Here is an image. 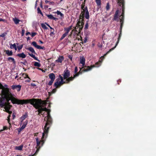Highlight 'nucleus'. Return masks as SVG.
<instances>
[{
  "mask_svg": "<svg viewBox=\"0 0 156 156\" xmlns=\"http://www.w3.org/2000/svg\"><path fill=\"white\" fill-rule=\"evenodd\" d=\"M54 81L51 80L48 83V85L49 86H51L52 85Z\"/></svg>",
  "mask_w": 156,
  "mask_h": 156,
  "instance_id": "nucleus-48",
  "label": "nucleus"
},
{
  "mask_svg": "<svg viewBox=\"0 0 156 156\" xmlns=\"http://www.w3.org/2000/svg\"><path fill=\"white\" fill-rule=\"evenodd\" d=\"M13 20L16 24H18L19 22L20 21V20H19L16 18H15V19H14Z\"/></svg>",
  "mask_w": 156,
  "mask_h": 156,
  "instance_id": "nucleus-37",
  "label": "nucleus"
},
{
  "mask_svg": "<svg viewBox=\"0 0 156 156\" xmlns=\"http://www.w3.org/2000/svg\"><path fill=\"white\" fill-rule=\"evenodd\" d=\"M68 58H69L71 61H72L73 59V57L71 55H69L68 56Z\"/></svg>",
  "mask_w": 156,
  "mask_h": 156,
  "instance_id": "nucleus-54",
  "label": "nucleus"
},
{
  "mask_svg": "<svg viewBox=\"0 0 156 156\" xmlns=\"http://www.w3.org/2000/svg\"><path fill=\"white\" fill-rule=\"evenodd\" d=\"M36 99L31 103V104L36 109H38L37 110L38 112L37 115H40V114L41 115H43L42 111L47 112V120L43 129L44 132L42 134L41 139V140H39L37 137L35 138L37 143V146L40 147V144L41 143L42 145H43L45 142V139L48 136L49 129L52 124V120L50 114V110L46 107L43 108L41 100V99Z\"/></svg>",
  "mask_w": 156,
  "mask_h": 156,
  "instance_id": "nucleus-1",
  "label": "nucleus"
},
{
  "mask_svg": "<svg viewBox=\"0 0 156 156\" xmlns=\"http://www.w3.org/2000/svg\"><path fill=\"white\" fill-rule=\"evenodd\" d=\"M78 71V68L77 66H76L75 68L74 73H76Z\"/></svg>",
  "mask_w": 156,
  "mask_h": 156,
  "instance_id": "nucleus-52",
  "label": "nucleus"
},
{
  "mask_svg": "<svg viewBox=\"0 0 156 156\" xmlns=\"http://www.w3.org/2000/svg\"><path fill=\"white\" fill-rule=\"evenodd\" d=\"M49 3L50 4H51V5H54V4H55V3L54 2H50Z\"/></svg>",
  "mask_w": 156,
  "mask_h": 156,
  "instance_id": "nucleus-62",
  "label": "nucleus"
},
{
  "mask_svg": "<svg viewBox=\"0 0 156 156\" xmlns=\"http://www.w3.org/2000/svg\"><path fill=\"white\" fill-rule=\"evenodd\" d=\"M9 45L10 48L12 49L14 48L16 51L17 50V48L15 43L14 44H10Z\"/></svg>",
  "mask_w": 156,
  "mask_h": 156,
  "instance_id": "nucleus-26",
  "label": "nucleus"
},
{
  "mask_svg": "<svg viewBox=\"0 0 156 156\" xmlns=\"http://www.w3.org/2000/svg\"><path fill=\"white\" fill-rule=\"evenodd\" d=\"M54 34V31H52L51 30V32H50V35L51 36H52V34Z\"/></svg>",
  "mask_w": 156,
  "mask_h": 156,
  "instance_id": "nucleus-56",
  "label": "nucleus"
},
{
  "mask_svg": "<svg viewBox=\"0 0 156 156\" xmlns=\"http://www.w3.org/2000/svg\"><path fill=\"white\" fill-rule=\"evenodd\" d=\"M81 24H79V25H77V23L76 24V27H75V29L77 30L78 29V34L80 33L81 30L83 29V27H81Z\"/></svg>",
  "mask_w": 156,
  "mask_h": 156,
  "instance_id": "nucleus-11",
  "label": "nucleus"
},
{
  "mask_svg": "<svg viewBox=\"0 0 156 156\" xmlns=\"http://www.w3.org/2000/svg\"><path fill=\"white\" fill-rule=\"evenodd\" d=\"M25 32V30L23 29L22 30V33H21L22 36H23L24 35Z\"/></svg>",
  "mask_w": 156,
  "mask_h": 156,
  "instance_id": "nucleus-51",
  "label": "nucleus"
},
{
  "mask_svg": "<svg viewBox=\"0 0 156 156\" xmlns=\"http://www.w3.org/2000/svg\"><path fill=\"white\" fill-rule=\"evenodd\" d=\"M34 66L37 67H40L41 66V64L39 63L35 62L34 64Z\"/></svg>",
  "mask_w": 156,
  "mask_h": 156,
  "instance_id": "nucleus-35",
  "label": "nucleus"
},
{
  "mask_svg": "<svg viewBox=\"0 0 156 156\" xmlns=\"http://www.w3.org/2000/svg\"><path fill=\"white\" fill-rule=\"evenodd\" d=\"M74 79V78L73 76H71L69 77L66 79V82L67 83V84H68L69 83L70 81H73Z\"/></svg>",
  "mask_w": 156,
  "mask_h": 156,
  "instance_id": "nucleus-19",
  "label": "nucleus"
},
{
  "mask_svg": "<svg viewBox=\"0 0 156 156\" xmlns=\"http://www.w3.org/2000/svg\"><path fill=\"white\" fill-rule=\"evenodd\" d=\"M46 16L50 19H53L54 18V17L51 15H47L46 14Z\"/></svg>",
  "mask_w": 156,
  "mask_h": 156,
  "instance_id": "nucleus-43",
  "label": "nucleus"
},
{
  "mask_svg": "<svg viewBox=\"0 0 156 156\" xmlns=\"http://www.w3.org/2000/svg\"><path fill=\"white\" fill-rule=\"evenodd\" d=\"M118 4L119 5H122V13L121 15L120 16L119 19L120 20V33L119 34V37L118 38V41L116 43V45H117L121 38L122 36V29L123 25L124 20V13H125V1L124 0H118Z\"/></svg>",
  "mask_w": 156,
  "mask_h": 156,
  "instance_id": "nucleus-3",
  "label": "nucleus"
},
{
  "mask_svg": "<svg viewBox=\"0 0 156 156\" xmlns=\"http://www.w3.org/2000/svg\"><path fill=\"white\" fill-rule=\"evenodd\" d=\"M95 1L98 6L101 5V0H95Z\"/></svg>",
  "mask_w": 156,
  "mask_h": 156,
  "instance_id": "nucleus-33",
  "label": "nucleus"
},
{
  "mask_svg": "<svg viewBox=\"0 0 156 156\" xmlns=\"http://www.w3.org/2000/svg\"><path fill=\"white\" fill-rule=\"evenodd\" d=\"M95 66L94 65H91L90 66H85L84 67H82L81 68H80V71L78 72L79 74H81L83 72H87L90 70Z\"/></svg>",
  "mask_w": 156,
  "mask_h": 156,
  "instance_id": "nucleus-5",
  "label": "nucleus"
},
{
  "mask_svg": "<svg viewBox=\"0 0 156 156\" xmlns=\"http://www.w3.org/2000/svg\"><path fill=\"white\" fill-rule=\"evenodd\" d=\"M110 8V5L109 2H108L106 6V9L107 11Z\"/></svg>",
  "mask_w": 156,
  "mask_h": 156,
  "instance_id": "nucleus-41",
  "label": "nucleus"
},
{
  "mask_svg": "<svg viewBox=\"0 0 156 156\" xmlns=\"http://www.w3.org/2000/svg\"><path fill=\"white\" fill-rule=\"evenodd\" d=\"M59 77L60 78V79L61 80H62L63 79H64L63 78V77H62L60 75H59Z\"/></svg>",
  "mask_w": 156,
  "mask_h": 156,
  "instance_id": "nucleus-59",
  "label": "nucleus"
},
{
  "mask_svg": "<svg viewBox=\"0 0 156 156\" xmlns=\"http://www.w3.org/2000/svg\"><path fill=\"white\" fill-rule=\"evenodd\" d=\"M73 32H75L76 34H78V30L76 29H75L74 28L72 30L71 32L70 33V34L69 35V36H71L72 35V34Z\"/></svg>",
  "mask_w": 156,
  "mask_h": 156,
  "instance_id": "nucleus-34",
  "label": "nucleus"
},
{
  "mask_svg": "<svg viewBox=\"0 0 156 156\" xmlns=\"http://www.w3.org/2000/svg\"><path fill=\"white\" fill-rule=\"evenodd\" d=\"M23 45L22 44L17 46V48L19 51L22 49L23 47Z\"/></svg>",
  "mask_w": 156,
  "mask_h": 156,
  "instance_id": "nucleus-46",
  "label": "nucleus"
},
{
  "mask_svg": "<svg viewBox=\"0 0 156 156\" xmlns=\"http://www.w3.org/2000/svg\"><path fill=\"white\" fill-rule=\"evenodd\" d=\"M29 34H30V33L29 32H27L26 34V35H28Z\"/></svg>",
  "mask_w": 156,
  "mask_h": 156,
  "instance_id": "nucleus-64",
  "label": "nucleus"
},
{
  "mask_svg": "<svg viewBox=\"0 0 156 156\" xmlns=\"http://www.w3.org/2000/svg\"><path fill=\"white\" fill-rule=\"evenodd\" d=\"M5 90H2L3 94L1 95V97H0V107H3L5 104H10V103L9 102L10 100L11 101L12 103L13 104L23 105L28 103L31 104V103L34 100H36L35 98L29 99H19L12 96L9 89H6Z\"/></svg>",
  "mask_w": 156,
  "mask_h": 156,
  "instance_id": "nucleus-2",
  "label": "nucleus"
},
{
  "mask_svg": "<svg viewBox=\"0 0 156 156\" xmlns=\"http://www.w3.org/2000/svg\"><path fill=\"white\" fill-rule=\"evenodd\" d=\"M6 112L8 113L9 115H10L12 113V112L11 111H10L9 110H8V111H7Z\"/></svg>",
  "mask_w": 156,
  "mask_h": 156,
  "instance_id": "nucleus-57",
  "label": "nucleus"
},
{
  "mask_svg": "<svg viewBox=\"0 0 156 156\" xmlns=\"http://www.w3.org/2000/svg\"><path fill=\"white\" fill-rule=\"evenodd\" d=\"M64 58L63 56L61 55L59 56L58 59L56 60V62H58L62 63V61L63 60Z\"/></svg>",
  "mask_w": 156,
  "mask_h": 156,
  "instance_id": "nucleus-18",
  "label": "nucleus"
},
{
  "mask_svg": "<svg viewBox=\"0 0 156 156\" xmlns=\"http://www.w3.org/2000/svg\"><path fill=\"white\" fill-rule=\"evenodd\" d=\"M84 17H85V14L81 13L80 16L79 20L77 22V25H79V24H81V27H83L84 24Z\"/></svg>",
  "mask_w": 156,
  "mask_h": 156,
  "instance_id": "nucleus-7",
  "label": "nucleus"
},
{
  "mask_svg": "<svg viewBox=\"0 0 156 156\" xmlns=\"http://www.w3.org/2000/svg\"><path fill=\"white\" fill-rule=\"evenodd\" d=\"M23 129H22V127H21L20 128H19L17 129L18 133H19Z\"/></svg>",
  "mask_w": 156,
  "mask_h": 156,
  "instance_id": "nucleus-49",
  "label": "nucleus"
},
{
  "mask_svg": "<svg viewBox=\"0 0 156 156\" xmlns=\"http://www.w3.org/2000/svg\"><path fill=\"white\" fill-rule=\"evenodd\" d=\"M23 148V145H21L19 146H16L15 147V149L16 150L21 151L22 150Z\"/></svg>",
  "mask_w": 156,
  "mask_h": 156,
  "instance_id": "nucleus-25",
  "label": "nucleus"
},
{
  "mask_svg": "<svg viewBox=\"0 0 156 156\" xmlns=\"http://www.w3.org/2000/svg\"><path fill=\"white\" fill-rule=\"evenodd\" d=\"M27 121L26 120L25 122H24L22 126L21 127H22V129H24L25 127H26L27 125Z\"/></svg>",
  "mask_w": 156,
  "mask_h": 156,
  "instance_id": "nucleus-31",
  "label": "nucleus"
},
{
  "mask_svg": "<svg viewBox=\"0 0 156 156\" xmlns=\"http://www.w3.org/2000/svg\"><path fill=\"white\" fill-rule=\"evenodd\" d=\"M41 25L42 28L44 29H47L48 27H46V26L43 23H41Z\"/></svg>",
  "mask_w": 156,
  "mask_h": 156,
  "instance_id": "nucleus-40",
  "label": "nucleus"
},
{
  "mask_svg": "<svg viewBox=\"0 0 156 156\" xmlns=\"http://www.w3.org/2000/svg\"><path fill=\"white\" fill-rule=\"evenodd\" d=\"M56 91V89L55 88V89H53V90H52V93H55Z\"/></svg>",
  "mask_w": 156,
  "mask_h": 156,
  "instance_id": "nucleus-55",
  "label": "nucleus"
},
{
  "mask_svg": "<svg viewBox=\"0 0 156 156\" xmlns=\"http://www.w3.org/2000/svg\"><path fill=\"white\" fill-rule=\"evenodd\" d=\"M50 2V1H48V0H47L45 1V3L46 4H47V3H49Z\"/></svg>",
  "mask_w": 156,
  "mask_h": 156,
  "instance_id": "nucleus-63",
  "label": "nucleus"
},
{
  "mask_svg": "<svg viewBox=\"0 0 156 156\" xmlns=\"http://www.w3.org/2000/svg\"><path fill=\"white\" fill-rule=\"evenodd\" d=\"M7 129V126H4L3 127V130H5Z\"/></svg>",
  "mask_w": 156,
  "mask_h": 156,
  "instance_id": "nucleus-61",
  "label": "nucleus"
},
{
  "mask_svg": "<svg viewBox=\"0 0 156 156\" xmlns=\"http://www.w3.org/2000/svg\"><path fill=\"white\" fill-rule=\"evenodd\" d=\"M20 63H21L25 65H26L27 64V60L25 59L23 60V62H21Z\"/></svg>",
  "mask_w": 156,
  "mask_h": 156,
  "instance_id": "nucleus-44",
  "label": "nucleus"
},
{
  "mask_svg": "<svg viewBox=\"0 0 156 156\" xmlns=\"http://www.w3.org/2000/svg\"><path fill=\"white\" fill-rule=\"evenodd\" d=\"M88 20L87 21L86 23L85 24V25L84 28L85 30H87L88 29Z\"/></svg>",
  "mask_w": 156,
  "mask_h": 156,
  "instance_id": "nucleus-38",
  "label": "nucleus"
},
{
  "mask_svg": "<svg viewBox=\"0 0 156 156\" xmlns=\"http://www.w3.org/2000/svg\"><path fill=\"white\" fill-rule=\"evenodd\" d=\"M57 80H58L57 81L55 82L54 85V86L56 88H59L61 86L59 82L60 79L58 78Z\"/></svg>",
  "mask_w": 156,
  "mask_h": 156,
  "instance_id": "nucleus-15",
  "label": "nucleus"
},
{
  "mask_svg": "<svg viewBox=\"0 0 156 156\" xmlns=\"http://www.w3.org/2000/svg\"><path fill=\"white\" fill-rule=\"evenodd\" d=\"M37 33L35 32H33L31 34V36L32 37H34V36H35L37 34Z\"/></svg>",
  "mask_w": 156,
  "mask_h": 156,
  "instance_id": "nucleus-50",
  "label": "nucleus"
},
{
  "mask_svg": "<svg viewBox=\"0 0 156 156\" xmlns=\"http://www.w3.org/2000/svg\"><path fill=\"white\" fill-rule=\"evenodd\" d=\"M28 54L30 56L34 58L35 60L39 61V60L34 55L32 54H30L29 53Z\"/></svg>",
  "mask_w": 156,
  "mask_h": 156,
  "instance_id": "nucleus-30",
  "label": "nucleus"
},
{
  "mask_svg": "<svg viewBox=\"0 0 156 156\" xmlns=\"http://www.w3.org/2000/svg\"><path fill=\"white\" fill-rule=\"evenodd\" d=\"M49 77L51 80L54 81L55 79V74L53 73H50L49 75Z\"/></svg>",
  "mask_w": 156,
  "mask_h": 156,
  "instance_id": "nucleus-22",
  "label": "nucleus"
},
{
  "mask_svg": "<svg viewBox=\"0 0 156 156\" xmlns=\"http://www.w3.org/2000/svg\"><path fill=\"white\" fill-rule=\"evenodd\" d=\"M9 89L8 88H5V87H4V86L0 82V89H2V91H1V95L3 94V92L2 90H5V89Z\"/></svg>",
  "mask_w": 156,
  "mask_h": 156,
  "instance_id": "nucleus-27",
  "label": "nucleus"
},
{
  "mask_svg": "<svg viewBox=\"0 0 156 156\" xmlns=\"http://www.w3.org/2000/svg\"><path fill=\"white\" fill-rule=\"evenodd\" d=\"M43 146V145H42L41 143L40 144V147H39L37 146V145L36 147L37 148V149L35 153L34 154H33L32 155H29V156H35L39 151V150L40 149V148H41V147H42Z\"/></svg>",
  "mask_w": 156,
  "mask_h": 156,
  "instance_id": "nucleus-23",
  "label": "nucleus"
},
{
  "mask_svg": "<svg viewBox=\"0 0 156 156\" xmlns=\"http://www.w3.org/2000/svg\"><path fill=\"white\" fill-rule=\"evenodd\" d=\"M32 45L35 48L39 49H43L44 48V47H41V46L37 45V43L35 41H33L32 43Z\"/></svg>",
  "mask_w": 156,
  "mask_h": 156,
  "instance_id": "nucleus-9",
  "label": "nucleus"
},
{
  "mask_svg": "<svg viewBox=\"0 0 156 156\" xmlns=\"http://www.w3.org/2000/svg\"><path fill=\"white\" fill-rule=\"evenodd\" d=\"M68 34L66 33H65L63 34L61 37L60 38V40H62Z\"/></svg>",
  "mask_w": 156,
  "mask_h": 156,
  "instance_id": "nucleus-36",
  "label": "nucleus"
},
{
  "mask_svg": "<svg viewBox=\"0 0 156 156\" xmlns=\"http://www.w3.org/2000/svg\"><path fill=\"white\" fill-rule=\"evenodd\" d=\"M3 107L5 109V111L6 112L7 111H8V110H10L11 108L12 107V105H10L9 103H8V104H5Z\"/></svg>",
  "mask_w": 156,
  "mask_h": 156,
  "instance_id": "nucleus-10",
  "label": "nucleus"
},
{
  "mask_svg": "<svg viewBox=\"0 0 156 156\" xmlns=\"http://www.w3.org/2000/svg\"><path fill=\"white\" fill-rule=\"evenodd\" d=\"M80 62L82 64V67H84L85 66V59L83 56L81 57L80 58Z\"/></svg>",
  "mask_w": 156,
  "mask_h": 156,
  "instance_id": "nucleus-12",
  "label": "nucleus"
},
{
  "mask_svg": "<svg viewBox=\"0 0 156 156\" xmlns=\"http://www.w3.org/2000/svg\"><path fill=\"white\" fill-rule=\"evenodd\" d=\"M57 14L58 15H60L61 16H63V14H62L60 11H57L56 12Z\"/></svg>",
  "mask_w": 156,
  "mask_h": 156,
  "instance_id": "nucleus-45",
  "label": "nucleus"
},
{
  "mask_svg": "<svg viewBox=\"0 0 156 156\" xmlns=\"http://www.w3.org/2000/svg\"><path fill=\"white\" fill-rule=\"evenodd\" d=\"M31 85L32 86H33V87H35V86H36V85L34 83H31Z\"/></svg>",
  "mask_w": 156,
  "mask_h": 156,
  "instance_id": "nucleus-60",
  "label": "nucleus"
},
{
  "mask_svg": "<svg viewBox=\"0 0 156 156\" xmlns=\"http://www.w3.org/2000/svg\"><path fill=\"white\" fill-rule=\"evenodd\" d=\"M5 52L6 54L8 56H12L13 55V52L12 51H10L9 50H5Z\"/></svg>",
  "mask_w": 156,
  "mask_h": 156,
  "instance_id": "nucleus-24",
  "label": "nucleus"
},
{
  "mask_svg": "<svg viewBox=\"0 0 156 156\" xmlns=\"http://www.w3.org/2000/svg\"><path fill=\"white\" fill-rule=\"evenodd\" d=\"M73 26L71 25L68 27H65L64 30L65 31V33L68 34L69 31L72 29Z\"/></svg>",
  "mask_w": 156,
  "mask_h": 156,
  "instance_id": "nucleus-16",
  "label": "nucleus"
},
{
  "mask_svg": "<svg viewBox=\"0 0 156 156\" xmlns=\"http://www.w3.org/2000/svg\"><path fill=\"white\" fill-rule=\"evenodd\" d=\"M59 82L61 85H62V84L65 83L67 84V83L66 82V81H63V79L62 80H61L60 81H59Z\"/></svg>",
  "mask_w": 156,
  "mask_h": 156,
  "instance_id": "nucleus-42",
  "label": "nucleus"
},
{
  "mask_svg": "<svg viewBox=\"0 0 156 156\" xmlns=\"http://www.w3.org/2000/svg\"><path fill=\"white\" fill-rule=\"evenodd\" d=\"M24 75H25V76L24 77V78L26 79V78H28V80H26L25 81V82L29 83L30 81V79L28 76V75L26 73H23L22 74V75L23 76Z\"/></svg>",
  "mask_w": 156,
  "mask_h": 156,
  "instance_id": "nucleus-17",
  "label": "nucleus"
},
{
  "mask_svg": "<svg viewBox=\"0 0 156 156\" xmlns=\"http://www.w3.org/2000/svg\"><path fill=\"white\" fill-rule=\"evenodd\" d=\"M98 46L100 48H101L102 47V44H100V43H98Z\"/></svg>",
  "mask_w": 156,
  "mask_h": 156,
  "instance_id": "nucleus-58",
  "label": "nucleus"
},
{
  "mask_svg": "<svg viewBox=\"0 0 156 156\" xmlns=\"http://www.w3.org/2000/svg\"><path fill=\"white\" fill-rule=\"evenodd\" d=\"M16 56L19 57L21 58H24L26 57V55L23 52L20 54H17Z\"/></svg>",
  "mask_w": 156,
  "mask_h": 156,
  "instance_id": "nucleus-21",
  "label": "nucleus"
},
{
  "mask_svg": "<svg viewBox=\"0 0 156 156\" xmlns=\"http://www.w3.org/2000/svg\"><path fill=\"white\" fill-rule=\"evenodd\" d=\"M82 42H80V43H82V44H83V43H85L87 42V37H85L84 39L81 40Z\"/></svg>",
  "mask_w": 156,
  "mask_h": 156,
  "instance_id": "nucleus-32",
  "label": "nucleus"
},
{
  "mask_svg": "<svg viewBox=\"0 0 156 156\" xmlns=\"http://www.w3.org/2000/svg\"><path fill=\"white\" fill-rule=\"evenodd\" d=\"M37 13L38 14H40L42 16H43V13H42L41 10L40 8H39V7H38L37 8Z\"/></svg>",
  "mask_w": 156,
  "mask_h": 156,
  "instance_id": "nucleus-39",
  "label": "nucleus"
},
{
  "mask_svg": "<svg viewBox=\"0 0 156 156\" xmlns=\"http://www.w3.org/2000/svg\"><path fill=\"white\" fill-rule=\"evenodd\" d=\"M75 74L73 75V77L75 78L76 77H78L79 76V74L78 73V72L76 73H74Z\"/></svg>",
  "mask_w": 156,
  "mask_h": 156,
  "instance_id": "nucleus-47",
  "label": "nucleus"
},
{
  "mask_svg": "<svg viewBox=\"0 0 156 156\" xmlns=\"http://www.w3.org/2000/svg\"><path fill=\"white\" fill-rule=\"evenodd\" d=\"M27 50H28L31 52L32 53H33L34 54H36V53L34 49L32 47H30L27 48H26Z\"/></svg>",
  "mask_w": 156,
  "mask_h": 156,
  "instance_id": "nucleus-28",
  "label": "nucleus"
},
{
  "mask_svg": "<svg viewBox=\"0 0 156 156\" xmlns=\"http://www.w3.org/2000/svg\"><path fill=\"white\" fill-rule=\"evenodd\" d=\"M6 33L5 34L4 33L0 35V37H4L6 35Z\"/></svg>",
  "mask_w": 156,
  "mask_h": 156,
  "instance_id": "nucleus-53",
  "label": "nucleus"
},
{
  "mask_svg": "<svg viewBox=\"0 0 156 156\" xmlns=\"http://www.w3.org/2000/svg\"><path fill=\"white\" fill-rule=\"evenodd\" d=\"M21 86L20 85H13L12 86V88L13 90L16 89L18 91H20L21 88Z\"/></svg>",
  "mask_w": 156,
  "mask_h": 156,
  "instance_id": "nucleus-13",
  "label": "nucleus"
},
{
  "mask_svg": "<svg viewBox=\"0 0 156 156\" xmlns=\"http://www.w3.org/2000/svg\"><path fill=\"white\" fill-rule=\"evenodd\" d=\"M119 10H116L115 14L114 15V17L113 19V20H117L118 21H119L118 19V16H119Z\"/></svg>",
  "mask_w": 156,
  "mask_h": 156,
  "instance_id": "nucleus-14",
  "label": "nucleus"
},
{
  "mask_svg": "<svg viewBox=\"0 0 156 156\" xmlns=\"http://www.w3.org/2000/svg\"><path fill=\"white\" fill-rule=\"evenodd\" d=\"M117 45H115V46L113 48H112L110 49V50L108 51L103 56H101L100 58V60L99 62H97L95 64V65H94L95 66L94 67H98L101 65V63L103 60L105 58V57L106 55L108 54L109 52H110L112 50L114 49V48L116 47Z\"/></svg>",
  "mask_w": 156,
  "mask_h": 156,
  "instance_id": "nucleus-6",
  "label": "nucleus"
},
{
  "mask_svg": "<svg viewBox=\"0 0 156 156\" xmlns=\"http://www.w3.org/2000/svg\"><path fill=\"white\" fill-rule=\"evenodd\" d=\"M62 75L64 80L67 79V78L70 76V72L68 69L67 68H66V69L64 70L63 74Z\"/></svg>",
  "mask_w": 156,
  "mask_h": 156,
  "instance_id": "nucleus-8",
  "label": "nucleus"
},
{
  "mask_svg": "<svg viewBox=\"0 0 156 156\" xmlns=\"http://www.w3.org/2000/svg\"><path fill=\"white\" fill-rule=\"evenodd\" d=\"M28 116L27 113V112H26L24 115H23L21 117H20V120L21 122V123Z\"/></svg>",
  "mask_w": 156,
  "mask_h": 156,
  "instance_id": "nucleus-20",
  "label": "nucleus"
},
{
  "mask_svg": "<svg viewBox=\"0 0 156 156\" xmlns=\"http://www.w3.org/2000/svg\"><path fill=\"white\" fill-rule=\"evenodd\" d=\"M8 60L10 62H13V63L14 64H15L16 63V62L15 60L14 59L12 58L11 57H9L8 58Z\"/></svg>",
  "mask_w": 156,
  "mask_h": 156,
  "instance_id": "nucleus-29",
  "label": "nucleus"
},
{
  "mask_svg": "<svg viewBox=\"0 0 156 156\" xmlns=\"http://www.w3.org/2000/svg\"><path fill=\"white\" fill-rule=\"evenodd\" d=\"M86 0H84L81 6V9L83 11L81 13L85 14V18L87 19H89L90 17L89 12L88 11L87 7V6L85 7V3Z\"/></svg>",
  "mask_w": 156,
  "mask_h": 156,
  "instance_id": "nucleus-4",
  "label": "nucleus"
}]
</instances>
